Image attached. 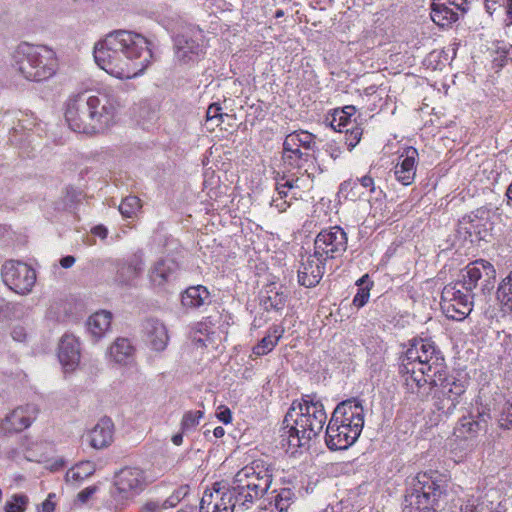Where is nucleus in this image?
I'll return each instance as SVG.
<instances>
[{
	"label": "nucleus",
	"mask_w": 512,
	"mask_h": 512,
	"mask_svg": "<svg viewBox=\"0 0 512 512\" xmlns=\"http://www.w3.org/2000/svg\"><path fill=\"white\" fill-rule=\"evenodd\" d=\"M474 294L462 288L458 280L447 284L441 293V309L446 317L462 321L472 311Z\"/></svg>",
	"instance_id": "9b49d317"
},
{
	"label": "nucleus",
	"mask_w": 512,
	"mask_h": 512,
	"mask_svg": "<svg viewBox=\"0 0 512 512\" xmlns=\"http://www.w3.org/2000/svg\"><path fill=\"white\" fill-rule=\"evenodd\" d=\"M56 497L55 493H49L46 500L41 504L42 512H53L55 510V502L54 498Z\"/></svg>",
	"instance_id": "052dcab7"
},
{
	"label": "nucleus",
	"mask_w": 512,
	"mask_h": 512,
	"mask_svg": "<svg viewBox=\"0 0 512 512\" xmlns=\"http://www.w3.org/2000/svg\"><path fill=\"white\" fill-rule=\"evenodd\" d=\"M96 491H97L96 486H89V487L83 489L81 492H79L77 497H78L79 501H81L82 503H85L90 499V497L94 493H96Z\"/></svg>",
	"instance_id": "680f3d73"
},
{
	"label": "nucleus",
	"mask_w": 512,
	"mask_h": 512,
	"mask_svg": "<svg viewBox=\"0 0 512 512\" xmlns=\"http://www.w3.org/2000/svg\"><path fill=\"white\" fill-rule=\"evenodd\" d=\"M141 208V201L136 196H128L122 200L119 205L120 213L127 218H131L136 215V213Z\"/></svg>",
	"instance_id": "ea45409f"
},
{
	"label": "nucleus",
	"mask_w": 512,
	"mask_h": 512,
	"mask_svg": "<svg viewBox=\"0 0 512 512\" xmlns=\"http://www.w3.org/2000/svg\"><path fill=\"white\" fill-rule=\"evenodd\" d=\"M221 106L217 103H212L208 109H207V113H206V118H207V121H213V120H221L224 116L223 113H221Z\"/></svg>",
	"instance_id": "3c124183"
},
{
	"label": "nucleus",
	"mask_w": 512,
	"mask_h": 512,
	"mask_svg": "<svg viewBox=\"0 0 512 512\" xmlns=\"http://www.w3.org/2000/svg\"><path fill=\"white\" fill-rule=\"evenodd\" d=\"M450 7L454 8L455 11H460L461 13L467 12L469 9V4L473 0H443Z\"/></svg>",
	"instance_id": "603ef678"
},
{
	"label": "nucleus",
	"mask_w": 512,
	"mask_h": 512,
	"mask_svg": "<svg viewBox=\"0 0 512 512\" xmlns=\"http://www.w3.org/2000/svg\"><path fill=\"white\" fill-rule=\"evenodd\" d=\"M327 421L323 403L316 395H305L301 400L293 401L287 411L284 424L289 447H304L320 435Z\"/></svg>",
	"instance_id": "20e7f679"
},
{
	"label": "nucleus",
	"mask_w": 512,
	"mask_h": 512,
	"mask_svg": "<svg viewBox=\"0 0 512 512\" xmlns=\"http://www.w3.org/2000/svg\"><path fill=\"white\" fill-rule=\"evenodd\" d=\"M345 132V143L349 150H352L360 141L362 136V129L358 126L353 125L348 128Z\"/></svg>",
	"instance_id": "a18cd8bd"
},
{
	"label": "nucleus",
	"mask_w": 512,
	"mask_h": 512,
	"mask_svg": "<svg viewBox=\"0 0 512 512\" xmlns=\"http://www.w3.org/2000/svg\"><path fill=\"white\" fill-rule=\"evenodd\" d=\"M356 109L354 106H345L342 109H335L330 120V126L338 132H344L352 127L354 123L351 117Z\"/></svg>",
	"instance_id": "f704fd0d"
},
{
	"label": "nucleus",
	"mask_w": 512,
	"mask_h": 512,
	"mask_svg": "<svg viewBox=\"0 0 512 512\" xmlns=\"http://www.w3.org/2000/svg\"><path fill=\"white\" fill-rule=\"evenodd\" d=\"M326 152L330 155V157L334 160L340 157L342 151L340 147L336 144H328L326 148Z\"/></svg>",
	"instance_id": "e2e57ef3"
},
{
	"label": "nucleus",
	"mask_w": 512,
	"mask_h": 512,
	"mask_svg": "<svg viewBox=\"0 0 512 512\" xmlns=\"http://www.w3.org/2000/svg\"><path fill=\"white\" fill-rule=\"evenodd\" d=\"M203 415L204 413L200 410L186 412L181 420L182 431H189L195 428L203 418Z\"/></svg>",
	"instance_id": "79ce46f5"
},
{
	"label": "nucleus",
	"mask_w": 512,
	"mask_h": 512,
	"mask_svg": "<svg viewBox=\"0 0 512 512\" xmlns=\"http://www.w3.org/2000/svg\"><path fill=\"white\" fill-rule=\"evenodd\" d=\"M152 58L149 41L133 31H112L94 46L97 65L118 79L141 75L151 64Z\"/></svg>",
	"instance_id": "f257e3e1"
},
{
	"label": "nucleus",
	"mask_w": 512,
	"mask_h": 512,
	"mask_svg": "<svg viewBox=\"0 0 512 512\" xmlns=\"http://www.w3.org/2000/svg\"><path fill=\"white\" fill-rule=\"evenodd\" d=\"M112 314L109 311L101 310L91 315L87 321L90 334L99 339L110 329Z\"/></svg>",
	"instance_id": "473e14b6"
},
{
	"label": "nucleus",
	"mask_w": 512,
	"mask_h": 512,
	"mask_svg": "<svg viewBox=\"0 0 512 512\" xmlns=\"http://www.w3.org/2000/svg\"><path fill=\"white\" fill-rule=\"evenodd\" d=\"M11 336L15 341L23 342L27 337L25 327L21 325L14 326L11 332Z\"/></svg>",
	"instance_id": "bf43d9fd"
},
{
	"label": "nucleus",
	"mask_w": 512,
	"mask_h": 512,
	"mask_svg": "<svg viewBox=\"0 0 512 512\" xmlns=\"http://www.w3.org/2000/svg\"><path fill=\"white\" fill-rule=\"evenodd\" d=\"M87 439L95 449H102L113 440V423L108 418L101 419L88 433Z\"/></svg>",
	"instance_id": "a878e982"
},
{
	"label": "nucleus",
	"mask_w": 512,
	"mask_h": 512,
	"mask_svg": "<svg viewBox=\"0 0 512 512\" xmlns=\"http://www.w3.org/2000/svg\"><path fill=\"white\" fill-rule=\"evenodd\" d=\"M118 104L106 91L81 89L65 103V120L71 130L87 135L102 133L115 121Z\"/></svg>",
	"instance_id": "f03ea898"
},
{
	"label": "nucleus",
	"mask_w": 512,
	"mask_h": 512,
	"mask_svg": "<svg viewBox=\"0 0 512 512\" xmlns=\"http://www.w3.org/2000/svg\"><path fill=\"white\" fill-rule=\"evenodd\" d=\"M145 472L137 467H125L116 473L111 489L115 502L126 505L140 495L147 487Z\"/></svg>",
	"instance_id": "1a4fd4ad"
},
{
	"label": "nucleus",
	"mask_w": 512,
	"mask_h": 512,
	"mask_svg": "<svg viewBox=\"0 0 512 512\" xmlns=\"http://www.w3.org/2000/svg\"><path fill=\"white\" fill-rule=\"evenodd\" d=\"M369 297L370 289L368 287H361L353 298V305L361 308L368 302Z\"/></svg>",
	"instance_id": "de8ad7c7"
},
{
	"label": "nucleus",
	"mask_w": 512,
	"mask_h": 512,
	"mask_svg": "<svg viewBox=\"0 0 512 512\" xmlns=\"http://www.w3.org/2000/svg\"><path fill=\"white\" fill-rule=\"evenodd\" d=\"M504 5L507 10V14L512 21V0H504Z\"/></svg>",
	"instance_id": "774afa93"
},
{
	"label": "nucleus",
	"mask_w": 512,
	"mask_h": 512,
	"mask_svg": "<svg viewBox=\"0 0 512 512\" xmlns=\"http://www.w3.org/2000/svg\"><path fill=\"white\" fill-rule=\"evenodd\" d=\"M430 16L436 25L444 28L456 22L459 14L443 0H433Z\"/></svg>",
	"instance_id": "c756f323"
},
{
	"label": "nucleus",
	"mask_w": 512,
	"mask_h": 512,
	"mask_svg": "<svg viewBox=\"0 0 512 512\" xmlns=\"http://www.w3.org/2000/svg\"><path fill=\"white\" fill-rule=\"evenodd\" d=\"M446 363L441 350L426 338L414 339L401 358L399 373L408 392L424 399L426 382L445 372Z\"/></svg>",
	"instance_id": "7ed1b4c3"
},
{
	"label": "nucleus",
	"mask_w": 512,
	"mask_h": 512,
	"mask_svg": "<svg viewBox=\"0 0 512 512\" xmlns=\"http://www.w3.org/2000/svg\"><path fill=\"white\" fill-rule=\"evenodd\" d=\"M266 492L259 484L242 483L233 480L231 488L223 492L214 505V512H245Z\"/></svg>",
	"instance_id": "6e6552de"
},
{
	"label": "nucleus",
	"mask_w": 512,
	"mask_h": 512,
	"mask_svg": "<svg viewBox=\"0 0 512 512\" xmlns=\"http://www.w3.org/2000/svg\"><path fill=\"white\" fill-rule=\"evenodd\" d=\"M179 270L178 263L172 258L156 260L148 271L150 282L154 286L163 287L176 280Z\"/></svg>",
	"instance_id": "412c9836"
},
{
	"label": "nucleus",
	"mask_w": 512,
	"mask_h": 512,
	"mask_svg": "<svg viewBox=\"0 0 512 512\" xmlns=\"http://www.w3.org/2000/svg\"><path fill=\"white\" fill-rule=\"evenodd\" d=\"M360 428L353 425L346 428L345 425L339 423L333 424V421L328 422L326 428L325 442L330 450H344L349 448L360 436Z\"/></svg>",
	"instance_id": "f3484780"
},
{
	"label": "nucleus",
	"mask_w": 512,
	"mask_h": 512,
	"mask_svg": "<svg viewBox=\"0 0 512 512\" xmlns=\"http://www.w3.org/2000/svg\"><path fill=\"white\" fill-rule=\"evenodd\" d=\"M426 386L429 387L432 394L435 409L449 416L454 413L461 401V397L466 392L467 381L448 375L447 369H445L441 376L436 374L435 377L429 378Z\"/></svg>",
	"instance_id": "0eeeda50"
},
{
	"label": "nucleus",
	"mask_w": 512,
	"mask_h": 512,
	"mask_svg": "<svg viewBox=\"0 0 512 512\" xmlns=\"http://www.w3.org/2000/svg\"><path fill=\"white\" fill-rule=\"evenodd\" d=\"M418 156L417 149L409 146L404 148L398 157L394 175L397 181L404 186L411 185L415 180Z\"/></svg>",
	"instance_id": "6ab92c4d"
},
{
	"label": "nucleus",
	"mask_w": 512,
	"mask_h": 512,
	"mask_svg": "<svg viewBox=\"0 0 512 512\" xmlns=\"http://www.w3.org/2000/svg\"><path fill=\"white\" fill-rule=\"evenodd\" d=\"M176 58L183 62L197 60L203 53V34L200 29H188L176 36L175 40Z\"/></svg>",
	"instance_id": "2eb2a0df"
},
{
	"label": "nucleus",
	"mask_w": 512,
	"mask_h": 512,
	"mask_svg": "<svg viewBox=\"0 0 512 512\" xmlns=\"http://www.w3.org/2000/svg\"><path fill=\"white\" fill-rule=\"evenodd\" d=\"M213 492L206 490L201 498L199 512H209L208 507L212 503Z\"/></svg>",
	"instance_id": "4d7b16f0"
},
{
	"label": "nucleus",
	"mask_w": 512,
	"mask_h": 512,
	"mask_svg": "<svg viewBox=\"0 0 512 512\" xmlns=\"http://www.w3.org/2000/svg\"><path fill=\"white\" fill-rule=\"evenodd\" d=\"M148 345L154 351L161 352L167 347L169 335L166 326L157 319H148L144 324Z\"/></svg>",
	"instance_id": "393cba45"
},
{
	"label": "nucleus",
	"mask_w": 512,
	"mask_h": 512,
	"mask_svg": "<svg viewBox=\"0 0 512 512\" xmlns=\"http://www.w3.org/2000/svg\"><path fill=\"white\" fill-rule=\"evenodd\" d=\"M301 149L296 143L294 146L288 145V139L285 138L282 152L293 154L294 156L312 155L310 152L302 151Z\"/></svg>",
	"instance_id": "5fc2aeb1"
},
{
	"label": "nucleus",
	"mask_w": 512,
	"mask_h": 512,
	"mask_svg": "<svg viewBox=\"0 0 512 512\" xmlns=\"http://www.w3.org/2000/svg\"><path fill=\"white\" fill-rule=\"evenodd\" d=\"M283 334L284 328L281 325H272L267 334L253 347V354L256 356L269 354L276 347Z\"/></svg>",
	"instance_id": "2f4dec72"
},
{
	"label": "nucleus",
	"mask_w": 512,
	"mask_h": 512,
	"mask_svg": "<svg viewBox=\"0 0 512 512\" xmlns=\"http://www.w3.org/2000/svg\"><path fill=\"white\" fill-rule=\"evenodd\" d=\"M276 193L273 195L270 205L278 212H285L293 200L302 199L304 193L313 187V178L305 168L303 172L286 174L276 172L274 176Z\"/></svg>",
	"instance_id": "423d86ee"
},
{
	"label": "nucleus",
	"mask_w": 512,
	"mask_h": 512,
	"mask_svg": "<svg viewBox=\"0 0 512 512\" xmlns=\"http://www.w3.org/2000/svg\"><path fill=\"white\" fill-rule=\"evenodd\" d=\"M76 259L74 256H71V255H68V256H65L63 257L61 260H60V265L63 267V268H70L74 265Z\"/></svg>",
	"instance_id": "69168bd1"
},
{
	"label": "nucleus",
	"mask_w": 512,
	"mask_h": 512,
	"mask_svg": "<svg viewBox=\"0 0 512 512\" xmlns=\"http://www.w3.org/2000/svg\"><path fill=\"white\" fill-rule=\"evenodd\" d=\"M266 493L265 501L268 502L269 507L265 506V509L270 512H286L295 500V493L288 487L274 488Z\"/></svg>",
	"instance_id": "bb28decb"
},
{
	"label": "nucleus",
	"mask_w": 512,
	"mask_h": 512,
	"mask_svg": "<svg viewBox=\"0 0 512 512\" xmlns=\"http://www.w3.org/2000/svg\"><path fill=\"white\" fill-rule=\"evenodd\" d=\"M339 194L347 200L357 201L365 195V191L360 188L358 181L349 179L340 184Z\"/></svg>",
	"instance_id": "58836bf2"
},
{
	"label": "nucleus",
	"mask_w": 512,
	"mask_h": 512,
	"mask_svg": "<svg viewBox=\"0 0 512 512\" xmlns=\"http://www.w3.org/2000/svg\"><path fill=\"white\" fill-rule=\"evenodd\" d=\"M95 472V464L91 461H83L70 468L65 475L68 483H79L90 477Z\"/></svg>",
	"instance_id": "c9c22d12"
},
{
	"label": "nucleus",
	"mask_w": 512,
	"mask_h": 512,
	"mask_svg": "<svg viewBox=\"0 0 512 512\" xmlns=\"http://www.w3.org/2000/svg\"><path fill=\"white\" fill-rule=\"evenodd\" d=\"M497 299L502 304L505 311H512V270L499 284Z\"/></svg>",
	"instance_id": "4c0bfd02"
},
{
	"label": "nucleus",
	"mask_w": 512,
	"mask_h": 512,
	"mask_svg": "<svg viewBox=\"0 0 512 512\" xmlns=\"http://www.w3.org/2000/svg\"><path fill=\"white\" fill-rule=\"evenodd\" d=\"M356 181H358L360 188L364 190H368L370 193H374L376 191L374 179L369 176L365 175L361 178H357Z\"/></svg>",
	"instance_id": "864d4df0"
},
{
	"label": "nucleus",
	"mask_w": 512,
	"mask_h": 512,
	"mask_svg": "<svg viewBox=\"0 0 512 512\" xmlns=\"http://www.w3.org/2000/svg\"><path fill=\"white\" fill-rule=\"evenodd\" d=\"M92 233L95 235V236H98L100 237L101 239H105L107 237V234H108V230L105 226L103 225H98L96 227H94L92 229Z\"/></svg>",
	"instance_id": "0e129e2a"
},
{
	"label": "nucleus",
	"mask_w": 512,
	"mask_h": 512,
	"mask_svg": "<svg viewBox=\"0 0 512 512\" xmlns=\"http://www.w3.org/2000/svg\"><path fill=\"white\" fill-rule=\"evenodd\" d=\"M1 275L3 282L20 295L30 293L36 282L35 270L20 261H7L2 267Z\"/></svg>",
	"instance_id": "4468645a"
},
{
	"label": "nucleus",
	"mask_w": 512,
	"mask_h": 512,
	"mask_svg": "<svg viewBox=\"0 0 512 512\" xmlns=\"http://www.w3.org/2000/svg\"><path fill=\"white\" fill-rule=\"evenodd\" d=\"M460 510L461 512H482L483 509L480 507L478 499L472 496L461 505Z\"/></svg>",
	"instance_id": "8fccbe9b"
},
{
	"label": "nucleus",
	"mask_w": 512,
	"mask_h": 512,
	"mask_svg": "<svg viewBox=\"0 0 512 512\" xmlns=\"http://www.w3.org/2000/svg\"><path fill=\"white\" fill-rule=\"evenodd\" d=\"M439 486L427 473H418L408 481L404 505L409 512H427L430 509Z\"/></svg>",
	"instance_id": "9d476101"
},
{
	"label": "nucleus",
	"mask_w": 512,
	"mask_h": 512,
	"mask_svg": "<svg viewBox=\"0 0 512 512\" xmlns=\"http://www.w3.org/2000/svg\"><path fill=\"white\" fill-rule=\"evenodd\" d=\"M13 67L25 79L41 82L55 75L58 60L47 46L21 43L13 53Z\"/></svg>",
	"instance_id": "39448f33"
},
{
	"label": "nucleus",
	"mask_w": 512,
	"mask_h": 512,
	"mask_svg": "<svg viewBox=\"0 0 512 512\" xmlns=\"http://www.w3.org/2000/svg\"><path fill=\"white\" fill-rule=\"evenodd\" d=\"M312 159V155L294 156L293 154L282 152L283 164L289 169H298V171H300L304 168L305 164L311 162Z\"/></svg>",
	"instance_id": "a19ab883"
},
{
	"label": "nucleus",
	"mask_w": 512,
	"mask_h": 512,
	"mask_svg": "<svg viewBox=\"0 0 512 512\" xmlns=\"http://www.w3.org/2000/svg\"><path fill=\"white\" fill-rule=\"evenodd\" d=\"M496 280V270L494 266L484 260L479 259L469 263L461 272L462 288L473 293V290L479 286L483 294L490 293L494 288Z\"/></svg>",
	"instance_id": "f8f14e48"
},
{
	"label": "nucleus",
	"mask_w": 512,
	"mask_h": 512,
	"mask_svg": "<svg viewBox=\"0 0 512 512\" xmlns=\"http://www.w3.org/2000/svg\"><path fill=\"white\" fill-rule=\"evenodd\" d=\"M144 265L143 253L134 254L129 262L118 270V280L125 284L130 283L142 273Z\"/></svg>",
	"instance_id": "72a5a7b5"
},
{
	"label": "nucleus",
	"mask_w": 512,
	"mask_h": 512,
	"mask_svg": "<svg viewBox=\"0 0 512 512\" xmlns=\"http://www.w3.org/2000/svg\"><path fill=\"white\" fill-rule=\"evenodd\" d=\"M187 494V488L181 487L176 492H174L171 496H169L166 500L162 501V507L163 509H168L171 507L176 506L182 497H184Z\"/></svg>",
	"instance_id": "49530a36"
},
{
	"label": "nucleus",
	"mask_w": 512,
	"mask_h": 512,
	"mask_svg": "<svg viewBox=\"0 0 512 512\" xmlns=\"http://www.w3.org/2000/svg\"><path fill=\"white\" fill-rule=\"evenodd\" d=\"M18 308L16 304H12L3 298H0V319H8L12 312Z\"/></svg>",
	"instance_id": "09e8293b"
},
{
	"label": "nucleus",
	"mask_w": 512,
	"mask_h": 512,
	"mask_svg": "<svg viewBox=\"0 0 512 512\" xmlns=\"http://www.w3.org/2000/svg\"><path fill=\"white\" fill-rule=\"evenodd\" d=\"M233 480L250 485L259 484L260 487L269 490L272 484V470L263 460H255L239 470Z\"/></svg>",
	"instance_id": "a211bd4d"
},
{
	"label": "nucleus",
	"mask_w": 512,
	"mask_h": 512,
	"mask_svg": "<svg viewBox=\"0 0 512 512\" xmlns=\"http://www.w3.org/2000/svg\"><path fill=\"white\" fill-rule=\"evenodd\" d=\"M181 301L186 308H200L210 303V293L203 285L191 286L184 291Z\"/></svg>",
	"instance_id": "7c9ffc66"
},
{
	"label": "nucleus",
	"mask_w": 512,
	"mask_h": 512,
	"mask_svg": "<svg viewBox=\"0 0 512 512\" xmlns=\"http://www.w3.org/2000/svg\"><path fill=\"white\" fill-rule=\"evenodd\" d=\"M333 424L345 425L346 428L353 425L360 428L362 432L364 426V409L361 402L357 399H348L339 403L334 409L331 419Z\"/></svg>",
	"instance_id": "dca6fc26"
},
{
	"label": "nucleus",
	"mask_w": 512,
	"mask_h": 512,
	"mask_svg": "<svg viewBox=\"0 0 512 512\" xmlns=\"http://www.w3.org/2000/svg\"><path fill=\"white\" fill-rule=\"evenodd\" d=\"M171 440L174 445L180 446L183 443L182 433H177V434L173 435Z\"/></svg>",
	"instance_id": "338daca9"
},
{
	"label": "nucleus",
	"mask_w": 512,
	"mask_h": 512,
	"mask_svg": "<svg viewBox=\"0 0 512 512\" xmlns=\"http://www.w3.org/2000/svg\"><path fill=\"white\" fill-rule=\"evenodd\" d=\"M217 412V418L224 424H229L232 421V413L226 406H220Z\"/></svg>",
	"instance_id": "13d9d810"
},
{
	"label": "nucleus",
	"mask_w": 512,
	"mask_h": 512,
	"mask_svg": "<svg viewBox=\"0 0 512 512\" xmlns=\"http://www.w3.org/2000/svg\"><path fill=\"white\" fill-rule=\"evenodd\" d=\"M488 418L489 415L484 413H479L477 416H463L458 420L454 434L460 438L473 439L481 431H486Z\"/></svg>",
	"instance_id": "b1692460"
},
{
	"label": "nucleus",
	"mask_w": 512,
	"mask_h": 512,
	"mask_svg": "<svg viewBox=\"0 0 512 512\" xmlns=\"http://www.w3.org/2000/svg\"><path fill=\"white\" fill-rule=\"evenodd\" d=\"M346 232L339 226L321 230L314 240V253L320 261L335 259L347 249Z\"/></svg>",
	"instance_id": "ddd939ff"
},
{
	"label": "nucleus",
	"mask_w": 512,
	"mask_h": 512,
	"mask_svg": "<svg viewBox=\"0 0 512 512\" xmlns=\"http://www.w3.org/2000/svg\"><path fill=\"white\" fill-rule=\"evenodd\" d=\"M325 271V261L315 255H309L302 261L298 270V282L307 288L315 287L322 279Z\"/></svg>",
	"instance_id": "4be33fe9"
},
{
	"label": "nucleus",
	"mask_w": 512,
	"mask_h": 512,
	"mask_svg": "<svg viewBox=\"0 0 512 512\" xmlns=\"http://www.w3.org/2000/svg\"><path fill=\"white\" fill-rule=\"evenodd\" d=\"M498 423L502 429H512V400H508L503 405Z\"/></svg>",
	"instance_id": "37998d69"
},
{
	"label": "nucleus",
	"mask_w": 512,
	"mask_h": 512,
	"mask_svg": "<svg viewBox=\"0 0 512 512\" xmlns=\"http://www.w3.org/2000/svg\"><path fill=\"white\" fill-rule=\"evenodd\" d=\"M28 503V498L25 495H14L11 501L5 505L6 512H23Z\"/></svg>",
	"instance_id": "c03bdc74"
},
{
	"label": "nucleus",
	"mask_w": 512,
	"mask_h": 512,
	"mask_svg": "<svg viewBox=\"0 0 512 512\" xmlns=\"http://www.w3.org/2000/svg\"><path fill=\"white\" fill-rule=\"evenodd\" d=\"M286 301L287 295L275 284L265 286L260 293V303L266 311H280L285 307Z\"/></svg>",
	"instance_id": "c85d7f7f"
},
{
	"label": "nucleus",
	"mask_w": 512,
	"mask_h": 512,
	"mask_svg": "<svg viewBox=\"0 0 512 512\" xmlns=\"http://www.w3.org/2000/svg\"><path fill=\"white\" fill-rule=\"evenodd\" d=\"M58 358L65 372L73 371L80 361V348L73 335L62 336L58 347Z\"/></svg>",
	"instance_id": "5701e85b"
},
{
	"label": "nucleus",
	"mask_w": 512,
	"mask_h": 512,
	"mask_svg": "<svg viewBox=\"0 0 512 512\" xmlns=\"http://www.w3.org/2000/svg\"><path fill=\"white\" fill-rule=\"evenodd\" d=\"M285 138L288 139V145L294 146L295 143L303 148L305 151L313 150L315 147V136L307 131L300 130L288 134Z\"/></svg>",
	"instance_id": "e433bc0d"
},
{
	"label": "nucleus",
	"mask_w": 512,
	"mask_h": 512,
	"mask_svg": "<svg viewBox=\"0 0 512 512\" xmlns=\"http://www.w3.org/2000/svg\"><path fill=\"white\" fill-rule=\"evenodd\" d=\"M38 408L34 404H27L14 409L2 422L1 429L5 432H21L28 428L36 419Z\"/></svg>",
	"instance_id": "aec40b11"
},
{
	"label": "nucleus",
	"mask_w": 512,
	"mask_h": 512,
	"mask_svg": "<svg viewBox=\"0 0 512 512\" xmlns=\"http://www.w3.org/2000/svg\"><path fill=\"white\" fill-rule=\"evenodd\" d=\"M162 503L158 500L147 501L141 508V512H162Z\"/></svg>",
	"instance_id": "6e6d98bb"
},
{
	"label": "nucleus",
	"mask_w": 512,
	"mask_h": 512,
	"mask_svg": "<svg viewBox=\"0 0 512 512\" xmlns=\"http://www.w3.org/2000/svg\"><path fill=\"white\" fill-rule=\"evenodd\" d=\"M109 358L119 365H129L134 360L135 348L127 338H117L109 347Z\"/></svg>",
	"instance_id": "cd10ccee"
}]
</instances>
